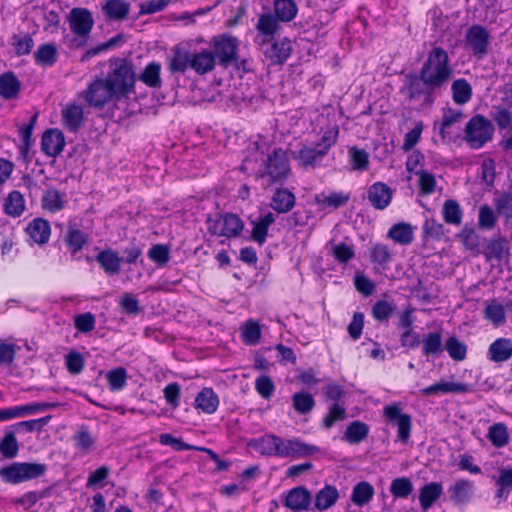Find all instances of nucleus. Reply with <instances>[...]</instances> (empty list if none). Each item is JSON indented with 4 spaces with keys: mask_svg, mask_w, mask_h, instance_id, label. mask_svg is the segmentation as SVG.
I'll use <instances>...</instances> for the list:
<instances>
[{
    "mask_svg": "<svg viewBox=\"0 0 512 512\" xmlns=\"http://www.w3.org/2000/svg\"><path fill=\"white\" fill-rule=\"evenodd\" d=\"M496 485V498L506 500L512 491V467L499 469Z\"/></svg>",
    "mask_w": 512,
    "mask_h": 512,
    "instance_id": "864d4df0",
    "label": "nucleus"
},
{
    "mask_svg": "<svg viewBox=\"0 0 512 512\" xmlns=\"http://www.w3.org/2000/svg\"><path fill=\"white\" fill-rule=\"evenodd\" d=\"M320 451L319 447L299 439L285 440L284 457H307Z\"/></svg>",
    "mask_w": 512,
    "mask_h": 512,
    "instance_id": "bb28decb",
    "label": "nucleus"
},
{
    "mask_svg": "<svg viewBox=\"0 0 512 512\" xmlns=\"http://www.w3.org/2000/svg\"><path fill=\"white\" fill-rule=\"evenodd\" d=\"M292 406L298 414L305 415L313 410L315 399L311 393L301 390L292 396Z\"/></svg>",
    "mask_w": 512,
    "mask_h": 512,
    "instance_id": "603ef678",
    "label": "nucleus"
},
{
    "mask_svg": "<svg viewBox=\"0 0 512 512\" xmlns=\"http://www.w3.org/2000/svg\"><path fill=\"white\" fill-rule=\"evenodd\" d=\"M512 357V340L498 338L488 348V358L495 363L508 361Z\"/></svg>",
    "mask_w": 512,
    "mask_h": 512,
    "instance_id": "a878e982",
    "label": "nucleus"
},
{
    "mask_svg": "<svg viewBox=\"0 0 512 512\" xmlns=\"http://www.w3.org/2000/svg\"><path fill=\"white\" fill-rule=\"evenodd\" d=\"M215 67V56L213 52L203 50L194 53L191 58L190 68L197 74L204 75L212 71Z\"/></svg>",
    "mask_w": 512,
    "mask_h": 512,
    "instance_id": "f704fd0d",
    "label": "nucleus"
},
{
    "mask_svg": "<svg viewBox=\"0 0 512 512\" xmlns=\"http://www.w3.org/2000/svg\"><path fill=\"white\" fill-rule=\"evenodd\" d=\"M350 163L353 170L364 171L369 166V154L356 146L350 147L348 150Z\"/></svg>",
    "mask_w": 512,
    "mask_h": 512,
    "instance_id": "338daca9",
    "label": "nucleus"
},
{
    "mask_svg": "<svg viewBox=\"0 0 512 512\" xmlns=\"http://www.w3.org/2000/svg\"><path fill=\"white\" fill-rule=\"evenodd\" d=\"M444 350L447 351L448 355L454 361H462L466 358L467 355V345L460 341L459 338L455 335L450 336L445 344Z\"/></svg>",
    "mask_w": 512,
    "mask_h": 512,
    "instance_id": "6e6d98bb",
    "label": "nucleus"
},
{
    "mask_svg": "<svg viewBox=\"0 0 512 512\" xmlns=\"http://www.w3.org/2000/svg\"><path fill=\"white\" fill-rule=\"evenodd\" d=\"M192 55L183 46L177 45L173 49V56L170 58L168 63V69L172 74L182 73L190 67Z\"/></svg>",
    "mask_w": 512,
    "mask_h": 512,
    "instance_id": "cd10ccee",
    "label": "nucleus"
},
{
    "mask_svg": "<svg viewBox=\"0 0 512 512\" xmlns=\"http://www.w3.org/2000/svg\"><path fill=\"white\" fill-rule=\"evenodd\" d=\"M473 482L467 479H460L454 485L449 487L448 493L450 500L457 505L467 504L473 496Z\"/></svg>",
    "mask_w": 512,
    "mask_h": 512,
    "instance_id": "b1692460",
    "label": "nucleus"
},
{
    "mask_svg": "<svg viewBox=\"0 0 512 512\" xmlns=\"http://www.w3.org/2000/svg\"><path fill=\"white\" fill-rule=\"evenodd\" d=\"M375 490L367 481H360L354 485L351 493V501L359 507L367 505L374 497Z\"/></svg>",
    "mask_w": 512,
    "mask_h": 512,
    "instance_id": "37998d69",
    "label": "nucleus"
},
{
    "mask_svg": "<svg viewBox=\"0 0 512 512\" xmlns=\"http://www.w3.org/2000/svg\"><path fill=\"white\" fill-rule=\"evenodd\" d=\"M419 72L439 89L447 85L454 72L448 52L440 46L433 47Z\"/></svg>",
    "mask_w": 512,
    "mask_h": 512,
    "instance_id": "f03ea898",
    "label": "nucleus"
},
{
    "mask_svg": "<svg viewBox=\"0 0 512 512\" xmlns=\"http://www.w3.org/2000/svg\"><path fill=\"white\" fill-rule=\"evenodd\" d=\"M102 11L109 20L122 21L130 12V4L125 0H106Z\"/></svg>",
    "mask_w": 512,
    "mask_h": 512,
    "instance_id": "2f4dec72",
    "label": "nucleus"
},
{
    "mask_svg": "<svg viewBox=\"0 0 512 512\" xmlns=\"http://www.w3.org/2000/svg\"><path fill=\"white\" fill-rule=\"evenodd\" d=\"M206 224L210 235L226 238L240 236L245 225L244 221L237 214L231 212L217 214L215 217L208 216Z\"/></svg>",
    "mask_w": 512,
    "mask_h": 512,
    "instance_id": "0eeeda50",
    "label": "nucleus"
},
{
    "mask_svg": "<svg viewBox=\"0 0 512 512\" xmlns=\"http://www.w3.org/2000/svg\"><path fill=\"white\" fill-rule=\"evenodd\" d=\"M19 444L13 431H8L0 441V453L5 459H13L18 455Z\"/></svg>",
    "mask_w": 512,
    "mask_h": 512,
    "instance_id": "052dcab7",
    "label": "nucleus"
},
{
    "mask_svg": "<svg viewBox=\"0 0 512 512\" xmlns=\"http://www.w3.org/2000/svg\"><path fill=\"white\" fill-rule=\"evenodd\" d=\"M392 197V189L384 182H375L367 190V199L377 210H384L388 207Z\"/></svg>",
    "mask_w": 512,
    "mask_h": 512,
    "instance_id": "a211bd4d",
    "label": "nucleus"
},
{
    "mask_svg": "<svg viewBox=\"0 0 512 512\" xmlns=\"http://www.w3.org/2000/svg\"><path fill=\"white\" fill-rule=\"evenodd\" d=\"M383 415L391 425L397 427L398 440L403 444H407L411 435L412 417L407 413H403L397 403L385 406Z\"/></svg>",
    "mask_w": 512,
    "mask_h": 512,
    "instance_id": "1a4fd4ad",
    "label": "nucleus"
},
{
    "mask_svg": "<svg viewBox=\"0 0 512 512\" xmlns=\"http://www.w3.org/2000/svg\"><path fill=\"white\" fill-rule=\"evenodd\" d=\"M339 135L338 126L328 128L321 137V140L315 147L302 146L297 152L293 153L294 159L299 166L304 169H314L318 161L326 156L330 148L335 145Z\"/></svg>",
    "mask_w": 512,
    "mask_h": 512,
    "instance_id": "39448f33",
    "label": "nucleus"
},
{
    "mask_svg": "<svg viewBox=\"0 0 512 512\" xmlns=\"http://www.w3.org/2000/svg\"><path fill=\"white\" fill-rule=\"evenodd\" d=\"M111 70L105 77L112 87L116 98L127 97L134 92L136 74L131 60L112 58L109 61Z\"/></svg>",
    "mask_w": 512,
    "mask_h": 512,
    "instance_id": "7ed1b4c3",
    "label": "nucleus"
},
{
    "mask_svg": "<svg viewBox=\"0 0 512 512\" xmlns=\"http://www.w3.org/2000/svg\"><path fill=\"white\" fill-rule=\"evenodd\" d=\"M389 490L394 498H407L413 492V484L408 477H398L392 480Z\"/></svg>",
    "mask_w": 512,
    "mask_h": 512,
    "instance_id": "0e129e2a",
    "label": "nucleus"
},
{
    "mask_svg": "<svg viewBox=\"0 0 512 512\" xmlns=\"http://www.w3.org/2000/svg\"><path fill=\"white\" fill-rule=\"evenodd\" d=\"M95 260L103 271L109 275L114 276L120 273L121 263L123 258L120 257L118 251L111 248L101 250L95 256Z\"/></svg>",
    "mask_w": 512,
    "mask_h": 512,
    "instance_id": "412c9836",
    "label": "nucleus"
},
{
    "mask_svg": "<svg viewBox=\"0 0 512 512\" xmlns=\"http://www.w3.org/2000/svg\"><path fill=\"white\" fill-rule=\"evenodd\" d=\"M369 434V426L360 421H352L346 428L344 440L351 444H358L363 441Z\"/></svg>",
    "mask_w": 512,
    "mask_h": 512,
    "instance_id": "09e8293b",
    "label": "nucleus"
},
{
    "mask_svg": "<svg viewBox=\"0 0 512 512\" xmlns=\"http://www.w3.org/2000/svg\"><path fill=\"white\" fill-rule=\"evenodd\" d=\"M312 503V494L304 486L290 489L284 499V505L293 511H306Z\"/></svg>",
    "mask_w": 512,
    "mask_h": 512,
    "instance_id": "6ab92c4d",
    "label": "nucleus"
},
{
    "mask_svg": "<svg viewBox=\"0 0 512 512\" xmlns=\"http://www.w3.org/2000/svg\"><path fill=\"white\" fill-rule=\"evenodd\" d=\"M483 316L496 327L504 324L506 321L505 308L496 299H492L486 304Z\"/></svg>",
    "mask_w": 512,
    "mask_h": 512,
    "instance_id": "de8ad7c7",
    "label": "nucleus"
},
{
    "mask_svg": "<svg viewBox=\"0 0 512 512\" xmlns=\"http://www.w3.org/2000/svg\"><path fill=\"white\" fill-rule=\"evenodd\" d=\"M422 353L426 357H439L444 351L441 332H429L422 339Z\"/></svg>",
    "mask_w": 512,
    "mask_h": 512,
    "instance_id": "473e14b6",
    "label": "nucleus"
},
{
    "mask_svg": "<svg viewBox=\"0 0 512 512\" xmlns=\"http://www.w3.org/2000/svg\"><path fill=\"white\" fill-rule=\"evenodd\" d=\"M148 257L159 267H163L170 260V248L165 244H155L149 249Z\"/></svg>",
    "mask_w": 512,
    "mask_h": 512,
    "instance_id": "774afa93",
    "label": "nucleus"
},
{
    "mask_svg": "<svg viewBox=\"0 0 512 512\" xmlns=\"http://www.w3.org/2000/svg\"><path fill=\"white\" fill-rule=\"evenodd\" d=\"M275 222L272 212L260 214L256 219H250L252 225L251 239L260 246L266 242L269 227Z\"/></svg>",
    "mask_w": 512,
    "mask_h": 512,
    "instance_id": "4be33fe9",
    "label": "nucleus"
},
{
    "mask_svg": "<svg viewBox=\"0 0 512 512\" xmlns=\"http://www.w3.org/2000/svg\"><path fill=\"white\" fill-rule=\"evenodd\" d=\"M62 119L70 132H77L83 124L84 113L81 106L72 103L62 110Z\"/></svg>",
    "mask_w": 512,
    "mask_h": 512,
    "instance_id": "7c9ffc66",
    "label": "nucleus"
},
{
    "mask_svg": "<svg viewBox=\"0 0 512 512\" xmlns=\"http://www.w3.org/2000/svg\"><path fill=\"white\" fill-rule=\"evenodd\" d=\"M41 202L43 209L52 213L58 212L65 207V193L60 192L55 187H49L44 192Z\"/></svg>",
    "mask_w": 512,
    "mask_h": 512,
    "instance_id": "e433bc0d",
    "label": "nucleus"
},
{
    "mask_svg": "<svg viewBox=\"0 0 512 512\" xmlns=\"http://www.w3.org/2000/svg\"><path fill=\"white\" fill-rule=\"evenodd\" d=\"M452 98L456 104L463 105L470 101L472 97V87L470 83L464 79H456L451 86Z\"/></svg>",
    "mask_w": 512,
    "mask_h": 512,
    "instance_id": "3c124183",
    "label": "nucleus"
},
{
    "mask_svg": "<svg viewBox=\"0 0 512 512\" xmlns=\"http://www.w3.org/2000/svg\"><path fill=\"white\" fill-rule=\"evenodd\" d=\"M38 119V113L36 112L31 116L27 124H23L19 127V136L21 138V144L18 146L20 154L26 158L29 150L32 146V133Z\"/></svg>",
    "mask_w": 512,
    "mask_h": 512,
    "instance_id": "a18cd8bd",
    "label": "nucleus"
},
{
    "mask_svg": "<svg viewBox=\"0 0 512 512\" xmlns=\"http://www.w3.org/2000/svg\"><path fill=\"white\" fill-rule=\"evenodd\" d=\"M487 438L492 445L497 448L507 445L509 442L507 426L504 423H495L491 425L488 430Z\"/></svg>",
    "mask_w": 512,
    "mask_h": 512,
    "instance_id": "5fc2aeb1",
    "label": "nucleus"
},
{
    "mask_svg": "<svg viewBox=\"0 0 512 512\" xmlns=\"http://www.w3.org/2000/svg\"><path fill=\"white\" fill-rule=\"evenodd\" d=\"M505 253H508V245L504 237L499 235L487 241L484 252L487 260L495 259L501 261Z\"/></svg>",
    "mask_w": 512,
    "mask_h": 512,
    "instance_id": "49530a36",
    "label": "nucleus"
},
{
    "mask_svg": "<svg viewBox=\"0 0 512 512\" xmlns=\"http://www.w3.org/2000/svg\"><path fill=\"white\" fill-rule=\"evenodd\" d=\"M26 232L35 243L46 244L51 235L50 223L44 218H35L27 225Z\"/></svg>",
    "mask_w": 512,
    "mask_h": 512,
    "instance_id": "393cba45",
    "label": "nucleus"
},
{
    "mask_svg": "<svg viewBox=\"0 0 512 512\" xmlns=\"http://www.w3.org/2000/svg\"><path fill=\"white\" fill-rule=\"evenodd\" d=\"M490 37V33L486 27L474 24L467 29L465 41L473 55L478 59H482L488 53Z\"/></svg>",
    "mask_w": 512,
    "mask_h": 512,
    "instance_id": "ddd939ff",
    "label": "nucleus"
},
{
    "mask_svg": "<svg viewBox=\"0 0 512 512\" xmlns=\"http://www.w3.org/2000/svg\"><path fill=\"white\" fill-rule=\"evenodd\" d=\"M443 493V486L440 482L425 484L419 493V502L422 509L426 510L440 498Z\"/></svg>",
    "mask_w": 512,
    "mask_h": 512,
    "instance_id": "4c0bfd02",
    "label": "nucleus"
},
{
    "mask_svg": "<svg viewBox=\"0 0 512 512\" xmlns=\"http://www.w3.org/2000/svg\"><path fill=\"white\" fill-rule=\"evenodd\" d=\"M241 337L246 345H257L261 339V327L258 322L252 319L247 320L242 326Z\"/></svg>",
    "mask_w": 512,
    "mask_h": 512,
    "instance_id": "4d7b16f0",
    "label": "nucleus"
},
{
    "mask_svg": "<svg viewBox=\"0 0 512 512\" xmlns=\"http://www.w3.org/2000/svg\"><path fill=\"white\" fill-rule=\"evenodd\" d=\"M274 15L280 22L287 23L295 19L298 6L294 0H274Z\"/></svg>",
    "mask_w": 512,
    "mask_h": 512,
    "instance_id": "79ce46f5",
    "label": "nucleus"
},
{
    "mask_svg": "<svg viewBox=\"0 0 512 512\" xmlns=\"http://www.w3.org/2000/svg\"><path fill=\"white\" fill-rule=\"evenodd\" d=\"M494 134L492 122L485 116L476 114L465 127V140L472 149H480L489 142Z\"/></svg>",
    "mask_w": 512,
    "mask_h": 512,
    "instance_id": "6e6552de",
    "label": "nucleus"
},
{
    "mask_svg": "<svg viewBox=\"0 0 512 512\" xmlns=\"http://www.w3.org/2000/svg\"><path fill=\"white\" fill-rule=\"evenodd\" d=\"M88 241L89 236L87 233L72 226L68 227L64 236V242L72 257H75L88 244Z\"/></svg>",
    "mask_w": 512,
    "mask_h": 512,
    "instance_id": "c85d7f7f",
    "label": "nucleus"
},
{
    "mask_svg": "<svg viewBox=\"0 0 512 512\" xmlns=\"http://www.w3.org/2000/svg\"><path fill=\"white\" fill-rule=\"evenodd\" d=\"M263 55L269 61V65H282L290 57L292 45L289 38L271 41L263 46Z\"/></svg>",
    "mask_w": 512,
    "mask_h": 512,
    "instance_id": "2eb2a0df",
    "label": "nucleus"
},
{
    "mask_svg": "<svg viewBox=\"0 0 512 512\" xmlns=\"http://www.w3.org/2000/svg\"><path fill=\"white\" fill-rule=\"evenodd\" d=\"M195 405L204 413L213 414L219 405L218 395L212 388H203L195 398Z\"/></svg>",
    "mask_w": 512,
    "mask_h": 512,
    "instance_id": "ea45409f",
    "label": "nucleus"
},
{
    "mask_svg": "<svg viewBox=\"0 0 512 512\" xmlns=\"http://www.w3.org/2000/svg\"><path fill=\"white\" fill-rule=\"evenodd\" d=\"M339 492L333 485H325L315 495V508L324 511L331 508L338 500Z\"/></svg>",
    "mask_w": 512,
    "mask_h": 512,
    "instance_id": "a19ab883",
    "label": "nucleus"
},
{
    "mask_svg": "<svg viewBox=\"0 0 512 512\" xmlns=\"http://www.w3.org/2000/svg\"><path fill=\"white\" fill-rule=\"evenodd\" d=\"M392 253L389 247L382 243L375 244L370 251V261L382 268H386L392 261Z\"/></svg>",
    "mask_w": 512,
    "mask_h": 512,
    "instance_id": "bf43d9fd",
    "label": "nucleus"
},
{
    "mask_svg": "<svg viewBox=\"0 0 512 512\" xmlns=\"http://www.w3.org/2000/svg\"><path fill=\"white\" fill-rule=\"evenodd\" d=\"M67 20L69 22L70 30L83 40L77 46L84 45L88 38L93 26L94 19L89 9L84 7L72 8L68 14Z\"/></svg>",
    "mask_w": 512,
    "mask_h": 512,
    "instance_id": "9d476101",
    "label": "nucleus"
},
{
    "mask_svg": "<svg viewBox=\"0 0 512 512\" xmlns=\"http://www.w3.org/2000/svg\"><path fill=\"white\" fill-rule=\"evenodd\" d=\"M263 170L256 173V179L261 180L264 189L272 186H282L291 175L290 160L287 150L278 147L268 154L263 163Z\"/></svg>",
    "mask_w": 512,
    "mask_h": 512,
    "instance_id": "f257e3e1",
    "label": "nucleus"
},
{
    "mask_svg": "<svg viewBox=\"0 0 512 512\" xmlns=\"http://www.w3.org/2000/svg\"><path fill=\"white\" fill-rule=\"evenodd\" d=\"M36 64L42 67H51L58 60V50L54 43H45L38 47L34 54Z\"/></svg>",
    "mask_w": 512,
    "mask_h": 512,
    "instance_id": "c03bdc74",
    "label": "nucleus"
},
{
    "mask_svg": "<svg viewBox=\"0 0 512 512\" xmlns=\"http://www.w3.org/2000/svg\"><path fill=\"white\" fill-rule=\"evenodd\" d=\"M349 199V194H344L342 192H332L328 196L324 194L317 196L316 202L322 207H332L334 209H337L339 207L346 205Z\"/></svg>",
    "mask_w": 512,
    "mask_h": 512,
    "instance_id": "e2e57ef3",
    "label": "nucleus"
},
{
    "mask_svg": "<svg viewBox=\"0 0 512 512\" xmlns=\"http://www.w3.org/2000/svg\"><path fill=\"white\" fill-rule=\"evenodd\" d=\"M86 102L95 108H103L109 101L116 98L106 78H97L83 92Z\"/></svg>",
    "mask_w": 512,
    "mask_h": 512,
    "instance_id": "f8f14e48",
    "label": "nucleus"
},
{
    "mask_svg": "<svg viewBox=\"0 0 512 512\" xmlns=\"http://www.w3.org/2000/svg\"><path fill=\"white\" fill-rule=\"evenodd\" d=\"M443 218L447 224L460 225L462 210L456 200L448 199L444 202L442 210Z\"/></svg>",
    "mask_w": 512,
    "mask_h": 512,
    "instance_id": "680f3d73",
    "label": "nucleus"
},
{
    "mask_svg": "<svg viewBox=\"0 0 512 512\" xmlns=\"http://www.w3.org/2000/svg\"><path fill=\"white\" fill-rule=\"evenodd\" d=\"M473 391V387L468 383H456L447 382L441 380L440 382L434 383L428 387L421 389V393L425 396H430L439 393H469Z\"/></svg>",
    "mask_w": 512,
    "mask_h": 512,
    "instance_id": "5701e85b",
    "label": "nucleus"
},
{
    "mask_svg": "<svg viewBox=\"0 0 512 512\" xmlns=\"http://www.w3.org/2000/svg\"><path fill=\"white\" fill-rule=\"evenodd\" d=\"M423 240H440L445 234V228L442 223L437 222L434 218H427L423 225Z\"/></svg>",
    "mask_w": 512,
    "mask_h": 512,
    "instance_id": "69168bd1",
    "label": "nucleus"
},
{
    "mask_svg": "<svg viewBox=\"0 0 512 512\" xmlns=\"http://www.w3.org/2000/svg\"><path fill=\"white\" fill-rule=\"evenodd\" d=\"M248 446L264 456L284 457L285 440L276 435L268 434L250 439Z\"/></svg>",
    "mask_w": 512,
    "mask_h": 512,
    "instance_id": "4468645a",
    "label": "nucleus"
},
{
    "mask_svg": "<svg viewBox=\"0 0 512 512\" xmlns=\"http://www.w3.org/2000/svg\"><path fill=\"white\" fill-rule=\"evenodd\" d=\"M47 466L35 462H14L0 469V477L3 482L19 484L36 479L45 474Z\"/></svg>",
    "mask_w": 512,
    "mask_h": 512,
    "instance_id": "423d86ee",
    "label": "nucleus"
},
{
    "mask_svg": "<svg viewBox=\"0 0 512 512\" xmlns=\"http://www.w3.org/2000/svg\"><path fill=\"white\" fill-rule=\"evenodd\" d=\"M161 64L156 61L148 63L138 75V80L149 88H161Z\"/></svg>",
    "mask_w": 512,
    "mask_h": 512,
    "instance_id": "58836bf2",
    "label": "nucleus"
},
{
    "mask_svg": "<svg viewBox=\"0 0 512 512\" xmlns=\"http://www.w3.org/2000/svg\"><path fill=\"white\" fill-rule=\"evenodd\" d=\"M65 147V137L61 130L47 129L41 139V151L49 157H57Z\"/></svg>",
    "mask_w": 512,
    "mask_h": 512,
    "instance_id": "f3484780",
    "label": "nucleus"
},
{
    "mask_svg": "<svg viewBox=\"0 0 512 512\" xmlns=\"http://www.w3.org/2000/svg\"><path fill=\"white\" fill-rule=\"evenodd\" d=\"M437 90L440 89L420 72H410L404 77L400 93L410 102L422 101L423 106H431Z\"/></svg>",
    "mask_w": 512,
    "mask_h": 512,
    "instance_id": "20e7f679",
    "label": "nucleus"
},
{
    "mask_svg": "<svg viewBox=\"0 0 512 512\" xmlns=\"http://www.w3.org/2000/svg\"><path fill=\"white\" fill-rule=\"evenodd\" d=\"M396 309L397 305L395 303L386 300H378L373 305L371 314L373 318L379 322H388Z\"/></svg>",
    "mask_w": 512,
    "mask_h": 512,
    "instance_id": "13d9d810",
    "label": "nucleus"
},
{
    "mask_svg": "<svg viewBox=\"0 0 512 512\" xmlns=\"http://www.w3.org/2000/svg\"><path fill=\"white\" fill-rule=\"evenodd\" d=\"M493 120L496 122L500 130H506L503 133V139L500 141V146L505 151L512 149V112L506 108H498L492 114Z\"/></svg>",
    "mask_w": 512,
    "mask_h": 512,
    "instance_id": "aec40b11",
    "label": "nucleus"
},
{
    "mask_svg": "<svg viewBox=\"0 0 512 512\" xmlns=\"http://www.w3.org/2000/svg\"><path fill=\"white\" fill-rule=\"evenodd\" d=\"M25 210V200L23 195L14 190L10 192L4 202V212L12 217H19Z\"/></svg>",
    "mask_w": 512,
    "mask_h": 512,
    "instance_id": "8fccbe9b",
    "label": "nucleus"
},
{
    "mask_svg": "<svg viewBox=\"0 0 512 512\" xmlns=\"http://www.w3.org/2000/svg\"><path fill=\"white\" fill-rule=\"evenodd\" d=\"M20 89L21 82L13 72L8 71L0 75V95L4 99L17 98Z\"/></svg>",
    "mask_w": 512,
    "mask_h": 512,
    "instance_id": "72a5a7b5",
    "label": "nucleus"
},
{
    "mask_svg": "<svg viewBox=\"0 0 512 512\" xmlns=\"http://www.w3.org/2000/svg\"><path fill=\"white\" fill-rule=\"evenodd\" d=\"M295 195L286 188H277L272 196L270 206L278 213H288L295 205Z\"/></svg>",
    "mask_w": 512,
    "mask_h": 512,
    "instance_id": "c756f323",
    "label": "nucleus"
},
{
    "mask_svg": "<svg viewBox=\"0 0 512 512\" xmlns=\"http://www.w3.org/2000/svg\"><path fill=\"white\" fill-rule=\"evenodd\" d=\"M255 28L258 32V37L261 38L258 41V44L260 46H264L274 39V36L280 31L281 26L277 17L274 14L267 12L258 16Z\"/></svg>",
    "mask_w": 512,
    "mask_h": 512,
    "instance_id": "dca6fc26",
    "label": "nucleus"
},
{
    "mask_svg": "<svg viewBox=\"0 0 512 512\" xmlns=\"http://www.w3.org/2000/svg\"><path fill=\"white\" fill-rule=\"evenodd\" d=\"M213 54L219 60V64L225 68L237 60L238 39L224 33L213 38Z\"/></svg>",
    "mask_w": 512,
    "mask_h": 512,
    "instance_id": "9b49d317",
    "label": "nucleus"
},
{
    "mask_svg": "<svg viewBox=\"0 0 512 512\" xmlns=\"http://www.w3.org/2000/svg\"><path fill=\"white\" fill-rule=\"evenodd\" d=\"M387 237L395 243L409 245L414 239V227L406 222L396 223L389 229Z\"/></svg>",
    "mask_w": 512,
    "mask_h": 512,
    "instance_id": "c9c22d12",
    "label": "nucleus"
}]
</instances>
